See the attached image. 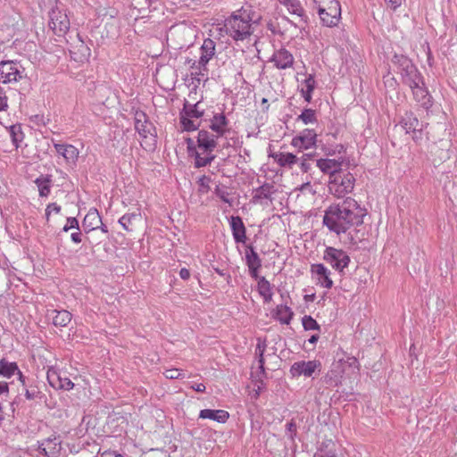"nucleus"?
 Instances as JSON below:
<instances>
[{
    "mask_svg": "<svg viewBox=\"0 0 457 457\" xmlns=\"http://www.w3.org/2000/svg\"><path fill=\"white\" fill-rule=\"evenodd\" d=\"M273 185L265 183L253 190V202L257 203L262 199H269L274 193Z\"/></svg>",
    "mask_w": 457,
    "mask_h": 457,
    "instance_id": "2f4dec72",
    "label": "nucleus"
},
{
    "mask_svg": "<svg viewBox=\"0 0 457 457\" xmlns=\"http://www.w3.org/2000/svg\"><path fill=\"white\" fill-rule=\"evenodd\" d=\"M265 348H266V344L265 342H262L259 340L257 345H256V349H255V354L258 356V364H259V369L260 370L264 373V357H263V354H264V352H265Z\"/></svg>",
    "mask_w": 457,
    "mask_h": 457,
    "instance_id": "c03bdc74",
    "label": "nucleus"
},
{
    "mask_svg": "<svg viewBox=\"0 0 457 457\" xmlns=\"http://www.w3.org/2000/svg\"><path fill=\"white\" fill-rule=\"evenodd\" d=\"M179 276L183 280H187L190 278V271L186 268H182L179 271Z\"/></svg>",
    "mask_w": 457,
    "mask_h": 457,
    "instance_id": "774afa93",
    "label": "nucleus"
},
{
    "mask_svg": "<svg viewBox=\"0 0 457 457\" xmlns=\"http://www.w3.org/2000/svg\"><path fill=\"white\" fill-rule=\"evenodd\" d=\"M323 382L328 386H336L340 383L341 375L336 370H330L323 377Z\"/></svg>",
    "mask_w": 457,
    "mask_h": 457,
    "instance_id": "ea45409f",
    "label": "nucleus"
},
{
    "mask_svg": "<svg viewBox=\"0 0 457 457\" xmlns=\"http://www.w3.org/2000/svg\"><path fill=\"white\" fill-rule=\"evenodd\" d=\"M296 120H301L305 125L313 124L317 122L316 112L310 108L303 109Z\"/></svg>",
    "mask_w": 457,
    "mask_h": 457,
    "instance_id": "a19ab883",
    "label": "nucleus"
},
{
    "mask_svg": "<svg viewBox=\"0 0 457 457\" xmlns=\"http://www.w3.org/2000/svg\"><path fill=\"white\" fill-rule=\"evenodd\" d=\"M400 124L406 133H414V140L418 139L417 132L420 134L422 126L420 127V121L412 112H406L402 118Z\"/></svg>",
    "mask_w": 457,
    "mask_h": 457,
    "instance_id": "4be33fe9",
    "label": "nucleus"
},
{
    "mask_svg": "<svg viewBox=\"0 0 457 457\" xmlns=\"http://www.w3.org/2000/svg\"><path fill=\"white\" fill-rule=\"evenodd\" d=\"M211 178L205 175H203L198 179L199 191L203 194L207 193L210 190Z\"/></svg>",
    "mask_w": 457,
    "mask_h": 457,
    "instance_id": "09e8293b",
    "label": "nucleus"
},
{
    "mask_svg": "<svg viewBox=\"0 0 457 457\" xmlns=\"http://www.w3.org/2000/svg\"><path fill=\"white\" fill-rule=\"evenodd\" d=\"M134 124L136 131L142 138L150 137L154 142L155 141V128L143 111L135 112Z\"/></svg>",
    "mask_w": 457,
    "mask_h": 457,
    "instance_id": "1a4fd4ad",
    "label": "nucleus"
},
{
    "mask_svg": "<svg viewBox=\"0 0 457 457\" xmlns=\"http://www.w3.org/2000/svg\"><path fill=\"white\" fill-rule=\"evenodd\" d=\"M79 157V150L72 145H69L63 153V158L68 163H75Z\"/></svg>",
    "mask_w": 457,
    "mask_h": 457,
    "instance_id": "a18cd8bd",
    "label": "nucleus"
},
{
    "mask_svg": "<svg viewBox=\"0 0 457 457\" xmlns=\"http://www.w3.org/2000/svg\"><path fill=\"white\" fill-rule=\"evenodd\" d=\"M204 115V109L201 107V102L190 104L185 102L183 109L179 113L180 124L186 131H195L201 126V121L197 120Z\"/></svg>",
    "mask_w": 457,
    "mask_h": 457,
    "instance_id": "39448f33",
    "label": "nucleus"
},
{
    "mask_svg": "<svg viewBox=\"0 0 457 457\" xmlns=\"http://www.w3.org/2000/svg\"><path fill=\"white\" fill-rule=\"evenodd\" d=\"M49 385L55 389L71 390L74 386V383L67 377H62V373L50 369L46 373Z\"/></svg>",
    "mask_w": 457,
    "mask_h": 457,
    "instance_id": "2eb2a0df",
    "label": "nucleus"
},
{
    "mask_svg": "<svg viewBox=\"0 0 457 457\" xmlns=\"http://www.w3.org/2000/svg\"><path fill=\"white\" fill-rule=\"evenodd\" d=\"M52 212H54L55 213H59L61 212V206L58 205L56 203H51L46 206V219H49V216Z\"/></svg>",
    "mask_w": 457,
    "mask_h": 457,
    "instance_id": "5fc2aeb1",
    "label": "nucleus"
},
{
    "mask_svg": "<svg viewBox=\"0 0 457 457\" xmlns=\"http://www.w3.org/2000/svg\"><path fill=\"white\" fill-rule=\"evenodd\" d=\"M391 62L395 71H400L403 68L414 64L407 55L397 53H395L391 57Z\"/></svg>",
    "mask_w": 457,
    "mask_h": 457,
    "instance_id": "e433bc0d",
    "label": "nucleus"
},
{
    "mask_svg": "<svg viewBox=\"0 0 457 457\" xmlns=\"http://www.w3.org/2000/svg\"><path fill=\"white\" fill-rule=\"evenodd\" d=\"M260 269H261L260 267H248L249 273L253 278L259 280V278H261V277H259V270Z\"/></svg>",
    "mask_w": 457,
    "mask_h": 457,
    "instance_id": "bf43d9fd",
    "label": "nucleus"
},
{
    "mask_svg": "<svg viewBox=\"0 0 457 457\" xmlns=\"http://www.w3.org/2000/svg\"><path fill=\"white\" fill-rule=\"evenodd\" d=\"M190 157L194 158V164L195 168H202L211 164L216 156L212 153L202 152L199 150L194 151Z\"/></svg>",
    "mask_w": 457,
    "mask_h": 457,
    "instance_id": "cd10ccee",
    "label": "nucleus"
},
{
    "mask_svg": "<svg viewBox=\"0 0 457 457\" xmlns=\"http://www.w3.org/2000/svg\"><path fill=\"white\" fill-rule=\"evenodd\" d=\"M49 27L57 35H64L70 29V20L66 13L57 8H53L49 12Z\"/></svg>",
    "mask_w": 457,
    "mask_h": 457,
    "instance_id": "9d476101",
    "label": "nucleus"
},
{
    "mask_svg": "<svg viewBox=\"0 0 457 457\" xmlns=\"http://www.w3.org/2000/svg\"><path fill=\"white\" fill-rule=\"evenodd\" d=\"M311 271L317 277L318 282L320 284V286L328 289L333 287V281L329 277L331 272L324 264H312Z\"/></svg>",
    "mask_w": 457,
    "mask_h": 457,
    "instance_id": "a211bd4d",
    "label": "nucleus"
},
{
    "mask_svg": "<svg viewBox=\"0 0 457 457\" xmlns=\"http://www.w3.org/2000/svg\"><path fill=\"white\" fill-rule=\"evenodd\" d=\"M343 159H319L317 160V167L325 174L329 175V179L334 174H338L342 170Z\"/></svg>",
    "mask_w": 457,
    "mask_h": 457,
    "instance_id": "f3484780",
    "label": "nucleus"
},
{
    "mask_svg": "<svg viewBox=\"0 0 457 457\" xmlns=\"http://www.w3.org/2000/svg\"><path fill=\"white\" fill-rule=\"evenodd\" d=\"M323 26L336 27L341 19V6L337 0H313Z\"/></svg>",
    "mask_w": 457,
    "mask_h": 457,
    "instance_id": "7ed1b4c3",
    "label": "nucleus"
},
{
    "mask_svg": "<svg viewBox=\"0 0 457 457\" xmlns=\"http://www.w3.org/2000/svg\"><path fill=\"white\" fill-rule=\"evenodd\" d=\"M323 260L340 275H345V270L351 262L350 256L346 252L332 246L326 247L323 254Z\"/></svg>",
    "mask_w": 457,
    "mask_h": 457,
    "instance_id": "0eeeda50",
    "label": "nucleus"
},
{
    "mask_svg": "<svg viewBox=\"0 0 457 457\" xmlns=\"http://www.w3.org/2000/svg\"><path fill=\"white\" fill-rule=\"evenodd\" d=\"M53 324L56 327H66L71 320L72 315L66 310H53Z\"/></svg>",
    "mask_w": 457,
    "mask_h": 457,
    "instance_id": "c756f323",
    "label": "nucleus"
},
{
    "mask_svg": "<svg viewBox=\"0 0 457 457\" xmlns=\"http://www.w3.org/2000/svg\"><path fill=\"white\" fill-rule=\"evenodd\" d=\"M216 44L211 38H206L204 40L201 47H200V58L199 64L202 66H207L208 62L215 55L216 53Z\"/></svg>",
    "mask_w": 457,
    "mask_h": 457,
    "instance_id": "b1692460",
    "label": "nucleus"
},
{
    "mask_svg": "<svg viewBox=\"0 0 457 457\" xmlns=\"http://www.w3.org/2000/svg\"><path fill=\"white\" fill-rule=\"evenodd\" d=\"M317 454L320 457H337L335 444L331 440L322 442Z\"/></svg>",
    "mask_w": 457,
    "mask_h": 457,
    "instance_id": "4c0bfd02",
    "label": "nucleus"
},
{
    "mask_svg": "<svg viewBox=\"0 0 457 457\" xmlns=\"http://www.w3.org/2000/svg\"><path fill=\"white\" fill-rule=\"evenodd\" d=\"M86 241L89 244L91 247L99 245L102 242V238L95 237L94 234L88 235L86 237Z\"/></svg>",
    "mask_w": 457,
    "mask_h": 457,
    "instance_id": "6e6d98bb",
    "label": "nucleus"
},
{
    "mask_svg": "<svg viewBox=\"0 0 457 457\" xmlns=\"http://www.w3.org/2000/svg\"><path fill=\"white\" fill-rule=\"evenodd\" d=\"M395 72L400 74L403 84L406 86L417 85V82H420V78H422L421 73L414 64L403 68L400 71H395Z\"/></svg>",
    "mask_w": 457,
    "mask_h": 457,
    "instance_id": "412c9836",
    "label": "nucleus"
},
{
    "mask_svg": "<svg viewBox=\"0 0 457 457\" xmlns=\"http://www.w3.org/2000/svg\"><path fill=\"white\" fill-rule=\"evenodd\" d=\"M139 218V214L135 212L133 213H126L119 219V223L122 226V228L127 231L133 230V221Z\"/></svg>",
    "mask_w": 457,
    "mask_h": 457,
    "instance_id": "58836bf2",
    "label": "nucleus"
},
{
    "mask_svg": "<svg viewBox=\"0 0 457 457\" xmlns=\"http://www.w3.org/2000/svg\"><path fill=\"white\" fill-rule=\"evenodd\" d=\"M69 145L67 144H54L56 152L63 157V153L66 151Z\"/></svg>",
    "mask_w": 457,
    "mask_h": 457,
    "instance_id": "052dcab7",
    "label": "nucleus"
},
{
    "mask_svg": "<svg viewBox=\"0 0 457 457\" xmlns=\"http://www.w3.org/2000/svg\"><path fill=\"white\" fill-rule=\"evenodd\" d=\"M9 134L11 139L16 148L19 147V144L23 140V133L20 125H12L9 128Z\"/></svg>",
    "mask_w": 457,
    "mask_h": 457,
    "instance_id": "79ce46f5",
    "label": "nucleus"
},
{
    "mask_svg": "<svg viewBox=\"0 0 457 457\" xmlns=\"http://www.w3.org/2000/svg\"><path fill=\"white\" fill-rule=\"evenodd\" d=\"M281 167L292 168L299 162V158L292 153H278L274 156Z\"/></svg>",
    "mask_w": 457,
    "mask_h": 457,
    "instance_id": "c85d7f7f",
    "label": "nucleus"
},
{
    "mask_svg": "<svg viewBox=\"0 0 457 457\" xmlns=\"http://www.w3.org/2000/svg\"><path fill=\"white\" fill-rule=\"evenodd\" d=\"M321 371V362L319 360L300 361L294 362L290 367V374L293 378L304 376L310 378Z\"/></svg>",
    "mask_w": 457,
    "mask_h": 457,
    "instance_id": "6e6552de",
    "label": "nucleus"
},
{
    "mask_svg": "<svg viewBox=\"0 0 457 457\" xmlns=\"http://www.w3.org/2000/svg\"><path fill=\"white\" fill-rule=\"evenodd\" d=\"M101 457H124V456L122 454H120V453H118L115 451L108 450V451H104L101 454Z\"/></svg>",
    "mask_w": 457,
    "mask_h": 457,
    "instance_id": "e2e57ef3",
    "label": "nucleus"
},
{
    "mask_svg": "<svg viewBox=\"0 0 457 457\" xmlns=\"http://www.w3.org/2000/svg\"><path fill=\"white\" fill-rule=\"evenodd\" d=\"M247 10L240 9L224 21L226 33L236 41H243L253 33L252 22H257Z\"/></svg>",
    "mask_w": 457,
    "mask_h": 457,
    "instance_id": "f03ea898",
    "label": "nucleus"
},
{
    "mask_svg": "<svg viewBox=\"0 0 457 457\" xmlns=\"http://www.w3.org/2000/svg\"><path fill=\"white\" fill-rule=\"evenodd\" d=\"M286 428L287 437L291 440H294L297 431V426L295 420L292 419L290 421H288L286 425Z\"/></svg>",
    "mask_w": 457,
    "mask_h": 457,
    "instance_id": "8fccbe9b",
    "label": "nucleus"
},
{
    "mask_svg": "<svg viewBox=\"0 0 457 457\" xmlns=\"http://www.w3.org/2000/svg\"><path fill=\"white\" fill-rule=\"evenodd\" d=\"M18 369L16 362H10L4 358L0 360V376L2 377L10 378L17 372Z\"/></svg>",
    "mask_w": 457,
    "mask_h": 457,
    "instance_id": "f704fd0d",
    "label": "nucleus"
},
{
    "mask_svg": "<svg viewBox=\"0 0 457 457\" xmlns=\"http://www.w3.org/2000/svg\"><path fill=\"white\" fill-rule=\"evenodd\" d=\"M190 387H191L193 390H195V391H196V392H200V393L204 392V391H205V389H206L205 385H204V384H203V383L193 384V385H191V386H190Z\"/></svg>",
    "mask_w": 457,
    "mask_h": 457,
    "instance_id": "69168bd1",
    "label": "nucleus"
},
{
    "mask_svg": "<svg viewBox=\"0 0 457 457\" xmlns=\"http://www.w3.org/2000/svg\"><path fill=\"white\" fill-rule=\"evenodd\" d=\"M408 87L411 89L414 99L423 108L428 110L432 106V97L425 86L423 77L420 78V82H417V85H408Z\"/></svg>",
    "mask_w": 457,
    "mask_h": 457,
    "instance_id": "ddd939ff",
    "label": "nucleus"
},
{
    "mask_svg": "<svg viewBox=\"0 0 457 457\" xmlns=\"http://www.w3.org/2000/svg\"><path fill=\"white\" fill-rule=\"evenodd\" d=\"M304 88L301 89V94L307 103H311L312 99V92L316 87L314 76L309 74L303 81Z\"/></svg>",
    "mask_w": 457,
    "mask_h": 457,
    "instance_id": "473e14b6",
    "label": "nucleus"
},
{
    "mask_svg": "<svg viewBox=\"0 0 457 457\" xmlns=\"http://www.w3.org/2000/svg\"><path fill=\"white\" fill-rule=\"evenodd\" d=\"M302 324L305 330H320V326L318 322L310 315H305L302 319Z\"/></svg>",
    "mask_w": 457,
    "mask_h": 457,
    "instance_id": "49530a36",
    "label": "nucleus"
},
{
    "mask_svg": "<svg viewBox=\"0 0 457 457\" xmlns=\"http://www.w3.org/2000/svg\"><path fill=\"white\" fill-rule=\"evenodd\" d=\"M34 183L37 187L39 196L46 197L51 193L53 176L49 174L40 175L34 180Z\"/></svg>",
    "mask_w": 457,
    "mask_h": 457,
    "instance_id": "393cba45",
    "label": "nucleus"
},
{
    "mask_svg": "<svg viewBox=\"0 0 457 457\" xmlns=\"http://www.w3.org/2000/svg\"><path fill=\"white\" fill-rule=\"evenodd\" d=\"M188 63H190V68L193 70H197L199 71H207V66H202L199 64V60H188Z\"/></svg>",
    "mask_w": 457,
    "mask_h": 457,
    "instance_id": "4d7b16f0",
    "label": "nucleus"
},
{
    "mask_svg": "<svg viewBox=\"0 0 457 457\" xmlns=\"http://www.w3.org/2000/svg\"><path fill=\"white\" fill-rule=\"evenodd\" d=\"M258 292L260 295L263 298L264 303H270L272 300V288L270 283L265 278V277H261L258 280Z\"/></svg>",
    "mask_w": 457,
    "mask_h": 457,
    "instance_id": "7c9ffc66",
    "label": "nucleus"
},
{
    "mask_svg": "<svg viewBox=\"0 0 457 457\" xmlns=\"http://www.w3.org/2000/svg\"><path fill=\"white\" fill-rule=\"evenodd\" d=\"M186 141H187V153H188V155L190 156L194 151H197V150L195 148L194 141L191 138L188 137V138H187Z\"/></svg>",
    "mask_w": 457,
    "mask_h": 457,
    "instance_id": "680f3d73",
    "label": "nucleus"
},
{
    "mask_svg": "<svg viewBox=\"0 0 457 457\" xmlns=\"http://www.w3.org/2000/svg\"><path fill=\"white\" fill-rule=\"evenodd\" d=\"M163 374H164L165 378H167L169 379H177V378H183L182 370H178V369L167 370H165V372Z\"/></svg>",
    "mask_w": 457,
    "mask_h": 457,
    "instance_id": "603ef678",
    "label": "nucleus"
},
{
    "mask_svg": "<svg viewBox=\"0 0 457 457\" xmlns=\"http://www.w3.org/2000/svg\"><path fill=\"white\" fill-rule=\"evenodd\" d=\"M367 210L353 197L331 204L324 212L323 225L337 236L363 223Z\"/></svg>",
    "mask_w": 457,
    "mask_h": 457,
    "instance_id": "f257e3e1",
    "label": "nucleus"
},
{
    "mask_svg": "<svg viewBox=\"0 0 457 457\" xmlns=\"http://www.w3.org/2000/svg\"><path fill=\"white\" fill-rule=\"evenodd\" d=\"M10 88L8 84L0 82V112H4L8 109L7 89Z\"/></svg>",
    "mask_w": 457,
    "mask_h": 457,
    "instance_id": "37998d69",
    "label": "nucleus"
},
{
    "mask_svg": "<svg viewBox=\"0 0 457 457\" xmlns=\"http://www.w3.org/2000/svg\"><path fill=\"white\" fill-rule=\"evenodd\" d=\"M199 418L212 420L219 423H225L228 420L229 414L224 410L204 409L200 411Z\"/></svg>",
    "mask_w": 457,
    "mask_h": 457,
    "instance_id": "a878e982",
    "label": "nucleus"
},
{
    "mask_svg": "<svg viewBox=\"0 0 457 457\" xmlns=\"http://www.w3.org/2000/svg\"><path fill=\"white\" fill-rule=\"evenodd\" d=\"M270 61L274 62V65L278 69L285 70L292 67L294 57L289 51L285 48H280L273 54Z\"/></svg>",
    "mask_w": 457,
    "mask_h": 457,
    "instance_id": "aec40b11",
    "label": "nucleus"
},
{
    "mask_svg": "<svg viewBox=\"0 0 457 457\" xmlns=\"http://www.w3.org/2000/svg\"><path fill=\"white\" fill-rule=\"evenodd\" d=\"M102 224V218L96 208H91L82 221V228L87 234L93 233Z\"/></svg>",
    "mask_w": 457,
    "mask_h": 457,
    "instance_id": "6ab92c4d",
    "label": "nucleus"
},
{
    "mask_svg": "<svg viewBox=\"0 0 457 457\" xmlns=\"http://www.w3.org/2000/svg\"><path fill=\"white\" fill-rule=\"evenodd\" d=\"M214 194L224 203L228 204L229 205L232 204V201L228 198L229 193L225 186L217 185Z\"/></svg>",
    "mask_w": 457,
    "mask_h": 457,
    "instance_id": "de8ad7c7",
    "label": "nucleus"
},
{
    "mask_svg": "<svg viewBox=\"0 0 457 457\" xmlns=\"http://www.w3.org/2000/svg\"><path fill=\"white\" fill-rule=\"evenodd\" d=\"M71 228H76V229L79 230V221L74 217H70L67 219V223L62 228V230L64 232H68Z\"/></svg>",
    "mask_w": 457,
    "mask_h": 457,
    "instance_id": "864d4df0",
    "label": "nucleus"
},
{
    "mask_svg": "<svg viewBox=\"0 0 457 457\" xmlns=\"http://www.w3.org/2000/svg\"><path fill=\"white\" fill-rule=\"evenodd\" d=\"M39 394H40V391L35 386H29V387L25 388V397L28 400L36 399Z\"/></svg>",
    "mask_w": 457,
    "mask_h": 457,
    "instance_id": "3c124183",
    "label": "nucleus"
},
{
    "mask_svg": "<svg viewBox=\"0 0 457 457\" xmlns=\"http://www.w3.org/2000/svg\"><path fill=\"white\" fill-rule=\"evenodd\" d=\"M229 121L223 112L215 113L210 119L209 129L220 137H223L229 131Z\"/></svg>",
    "mask_w": 457,
    "mask_h": 457,
    "instance_id": "dca6fc26",
    "label": "nucleus"
},
{
    "mask_svg": "<svg viewBox=\"0 0 457 457\" xmlns=\"http://www.w3.org/2000/svg\"><path fill=\"white\" fill-rule=\"evenodd\" d=\"M71 238L72 242L79 244L82 241V234L80 231L73 232L71 235Z\"/></svg>",
    "mask_w": 457,
    "mask_h": 457,
    "instance_id": "0e129e2a",
    "label": "nucleus"
},
{
    "mask_svg": "<svg viewBox=\"0 0 457 457\" xmlns=\"http://www.w3.org/2000/svg\"><path fill=\"white\" fill-rule=\"evenodd\" d=\"M229 224L235 242L245 243L246 240V229L241 217L231 216L229 219Z\"/></svg>",
    "mask_w": 457,
    "mask_h": 457,
    "instance_id": "5701e85b",
    "label": "nucleus"
},
{
    "mask_svg": "<svg viewBox=\"0 0 457 457\" xmlns=\"http://www.w3.org/2000/svg\"><path fill=\"white\" fill-rule=\"evenodd\" d=\"M301 161L300 162V168L302 170L303 172H308L311 169V163H310V161L307 159V158H299Z\"/></svg>",
    "mask_w": 457,
    "mask_h": 457,
    "instance_id": "13d9d810",
    "label": "nucleus"
},
{
    "mask_svg": "<svg viewBox=\"0 0 457 457\" xmlns=\"http://www.w3.org/2000/svg\"><path fill=\"white\" fill-rule=\"evenodd\" d=\"M245 262L247 267H262V260L251 245L245 249Z\"/></svg>",
    "mask_w": 457,
    "mask_h": 457,
    "instance_id": "c9c22d12",
    "label": "nucleus"
},
{
    "mask_svg": "<svg viewBox=\"0 0 457 457\" xmlns=\"http://www.w3.org/2000/svg\"><path fill=\"white\" fill-rule=\"evenodd\" d=\"M387 4L393 9L395 10L402 4V0H385Z\"/></svg>",
    "mask_w": 457,
    "mask_h": 457,
    "instance_id": "338daca9",
    "label": "nucleus"
},
{
    "mask_svg": "<svg viewBox=\"0 0 457 457\" xmlns=\"http://www.w3.org/2000/svg\"><path fill=\"white\" fill-rule=\"evenodd\" d=\"M287 9L291 14L296 15L301 21L307 22L308 17L299 0H291Z\"/></svg>",
    "mask_w": 457,
    "mask_h": 457,
    "instance_id": "72a5a7b5",
    "label": "nucleus"
},
{
    "mask_svg": "<svg viewBox=\"0 0 457 457\" xmlns=\"http://www.w3.org/2000/svg\"><path fill=\"white\" fill-rule=\"evenodd\" d=\"M28 82L29 78L26 69L18 61L0 62V82L3 84H13L18 82Z\"/></svg>",
    "mask_w": 457,
    "mask_h": 457,
    "instance_id": "20e7f679",
    "label": "nucleus"
},
{
    "mask_svg": "<svg viewBox=\"0 0 457 457\" xmlns=\"http://www.w3.org/2000/svg\"><path fill=\"white\" fill-rule=\"evenodd\" d=\"M61 448V440L56 436H49L38 445L39 453L45 457H58Z\"/></svg>",
    "mask_w": 457,
    "mask_h": 457,
    "instance_id": "4468645a",
    "label": "nucleus"
},
{
    "mask_svg": "<svg viewBox=\"0 0 457 457\" xmlns=\"http://www.w3.org/2000/svg\"><path fill=\"white\" fill-rule=\"evenodd\" d=\"M220 137L212 131L200 129L197 136V146L202 152L212 153L218 145V139Z\"/></svg>",
    "mask_w": 457,
    "mask_h": 457,
    "instance_id": "9b49d317",
    "label": "nucleus"
},
{
    "mask_svg": "<svg viewBox=\"0 0 457 457\" xmlns=\"http://www.w3.org/2000/svg\"><path fill=\"white\" fill-rule=\"evenodd\" d=\"M333 176L328 181V191L331 195L337 198H342L353 191L355 178L351 172L342 170Z\"/></svg>",
    "mask_w": 457,
    "mask_h": 457,
    "instance_id": "423d86ee",
    "label": "nucleus"
},
{
    "mask_svg": "<svg viewBox=\"0 0 457 457\" xmlns=\"http://www.w3.org/2000/svg\"><path fill=\"white\" fill-rule=\"evenodd\" d=\"M294 316V312L290 307L279 304L272 312V317L278 320L281 324H290Z\"/></svg>",
    "mask_w": 457,
    "mask_h": 457,
    "instance_id": "bb28decb",
    "label": "nucleus"
},
{
    "mask_svg": "<svg viewBox=\"0 0 457 457\" xmlns=\"http://www.w3.org/2000/svg\"><path fill=\"white\" fill-rule=\"evenodd\" d=\"M317 133L313 129H304L292 139V145L299 150H308L315 145Z\"/></svg>",
    "mask_w": 457,
    "mask_h": 457,
    "instance_id": "f8f14e48",
    "label": "nucleus"
}]
</instances>
